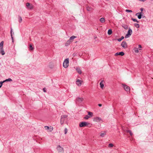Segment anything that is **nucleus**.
I'll use <instances>...</instances> for the list:
<instances>
[{"label":"nucleus","mask_w":153,"mask_h":153,"mask_svg":"<svg viewBox=\"0 0 153 153\" xmlns=\"http://www.w3.org/2000/svg\"><path fill=\"white\" fill-rule=\"evenodd\" d=\"M124 37L123 36H122L120 38L118 39H117V40L119 42H120L123 39Z\"/></svg>","instance_id":"nucleus-25"},{"label":"nucleus","mask_w":153,"mask_h":153,"mask_svg":"<svg viewBox=\"0 0 153 153\" xmlns=\"http://www.w3.org/2000/svg\"><path fill=\"white\" fill-rule=\"evenodd\" d=\"M11 39H12L13 40V35L12 34H11Z\"/></svg>","instance_id":"nucleus-45"},{"label":"nucleus","mask_w":153,"mask_h":153,"mask_svg":"<svg viewBox=\"0 0 153 153\" xmlns=\"http://www.w3.org/2000/svg\"><path fill=\"white\" fill-rule=\"evenodd\" d=\"M88 114L89 115V116L90 117H92L93 116V114L92 112H88Z\"/></svg>","instance_id":"nucleus-26"},{"label":"nucleus","mask_w":153,"mask_h":153,"mask_svg":"<svg viewBox=\"0 0 153 153\" xmlns=\"http://www.w3.org/2000/svg\"><path fill=\"white\" fill-rule=\"evenodd\" d=\"M124 55V53L123 52H117L115 53V56H117L118 55H120L123 56Z\"/></svg>","instance_id":"nucleus-11"},{"label":"nucleus","mask_w":153,"mask_h":153,"mask_svg":"<svg viewBox=\"0 0 153 153\" xmlns=\"http://www.w3.org/2000/svg\"><path fill=\"white\" fill-rule=\"evenodd\" d=\"M103 82V80H102L100 83V86L101 88H102L104 86V85L102 82Z\"/></svg>","instance_id":"nucleus-19"},{"label":"nucleus","mask_w":153,"mask_h":153,"mask_svg":"<svg viewBox=\"0 0 153 153\" xmlns=\"http://www.w3.org/2000/svg\"><path fill=\"white\" fill-rule=\"evenodd\" d=\"M122 85L123 88L126 91L128 92H130V88L129 87L125 84H123Z\"/></svg>","instance_id":"nucleus-4"},{"label":"nucleus","mask_w":153,"mask_h":153,"mask_svg":"<svg viewBox=\"0 0 153 153\" xmlns=\"http://www.w3.org/2000/svg\"><path fill=\"white\" fill-rule=\"evenodd\" d=\"M140 10L141 11H143V8H141Z\"/></svg>","instance_id":"nucleus-49"},{"label":"nucleus","mask_w":153,"mask_h":153,"mask_svg":"<svg viewBox=\"0 0 153 153\" xmlns=\"http://www.w3.org/2000/svg\"><path fill=\"white\" fill-rule=\"evenodd\" d=\"M90 117L88 116V115H86L84 117V118L85 119H88Z\"/></svg>","instance_id":"nucleus-32"},{"label":"nucleus","mask_w":153,"mask_h":153,"mask_svg":"<svg viewBox=\"0 0 153 153\" xmlns=\"http://www.w3.org/2000/svg\"><path fill=\"white\" fill-rule=\"evenodd\" d=\"M100 21L101 23H104L105 22V20L104 18H102L100 19Z\"/></svg>","instance_id":"nucleus-20"},{"label":"nucleus","mask_w":153,"mask_h":153,"mask_svg":"<svg viewBox=\"0 0 153 153\" xmlns=\"http://www.w3.org/2000/svg\"><path fill=\"white\" fill-rule=\"evenodd\" d=\"M131 136H132L133 135V134L131 132V131H130V132L129 133Z\"/></svg>","instance_id":"nucleus-40"},{"label":"nucleus","mask_w":153,"mask_h":153,"mask_svg":"<svg viewBox=\"0 0 153 153\" xmlns=\"http://www.w3.org/2000/svg\"><path fill=\"white\" fill-rule=\"evenodd\" d=\"M134 25L137 28H138L140 27L139 25L138 24L135 23L134 24Z\"/></svg>","instance_id":"nucleus-29"},{"label":"nucleus","mask_w":153,"mask_h":153,"mask_svg":"<svg viewBox=\"0 0 153 153\" xmlns=\"http://www.w3.org/2000/svg\"><path fill=\"white\" fill-rule=\"evenodd\" d=\"M86 9L88 11H91L93 10V8L89 6L86 7Z\"/></svg>","instance_id":"nucleus-16"},{"label":"nucleus","mask_w":153,"mask_h":153,"mask_svg":"<svg viewBox=\"0 0 153 153\" xmlns=\"http://www.w3.org/2000/svg\"><path fill=\"white\" fill-rule=\"evenodd\" d=\"M67 117L68 115L65 114L61 116L60 120V123L61 125L64 123V121Z\"/></svg>","instance_id":"nucleus-2"},{"label":"nucleus","mask_w":153,"mask_h":153,"mask_svg":"<svg viewBox=\"0 0 153 153\" xmlns=\"http://www.w3.org/2000/svg\"><path fill=\"white\" fill-rule=\"evenodd\" d=\"M4 45V42L1 41L0 43V48H3Z\"/></svg>","instance_id":"nucleus-23"},{"label":"nucleus","mask_w":153,"mask_h":153,"mask_svg":"<svg viewBox=\"0 0 153 153\" xmlns=\"http://www.w3.org/2000/svg\"><path fill=\"white\" fill-rule=\"evenodd\" d=\"M130 130H126V131L127 133H129L130 132Z\"/></svg>","instance_id":"nucleus-42"},{"label":"nucleus","mask_w":153,"mask_h":153,"mask_svg":"<svg viewBox=\"0 0 153 153\" xmlns=\"http://www.w3.org/2000/svg\"><path fill=\"white\" fill-rule=\"evenodd\" d=\"M45 129L46 130H48L49 128V127L48 126H45Z\"/></svg>","instance_id":"nucleus-38"},{"label":"nucleus","mask_w":153,"mask_h":153,"mask_svg":"<svg viewBox=\"0 0 153 153\" xmlns=\"http://www.w3.org/2000/svg\"><path fill=\"white\" fill-rule=\"evenodd\" d=\"M76 36H72L71 37L69 40L71 42H72L74 40V39L76 38Z\"/></svg>","instance_id":"nucleus-17"},{"label":"nucleus","mask_w":153,"mask_h":153,"mask_svg":"<svg viewBox=\"0 0 153 153\" xmlns=\"http://www.w3.org/2000/svg\"><path fill=\"white\" fill-rule=\"evenodd\" d=\"M53 128L52 127L50 126V127H49V128L48 130H49L48 131L51 132L53 130Z\"/></svg>","instance_id":"nucleus-31"},{"label":"nucleus","mask_w":153,"mask_h":153,"mask_svg":"<svg viewBox=\"0 0 153 153\" xmlns=\"http://www.w3.org/2000/svg\"><path fill=\"white\" fill-rule=\"evenodd\" d=\"M2 86L1 85H0V88Z\"/></svg>","instance_id":"nucleus-51"},{"label":"nucleus","mask_w":153,"mask_h":153,"mask_svg":"<svg viewBox=\"0 0 153 153\" xmlns=\"http://www.w3.org/2000/svg\"><path fill=\"white\" fill-rule=\"evenodd\" d=\"M102 120L101 118L98 117H94V119L93 121L94 122H99L101 120Z\"/></svg>","instance_id":"nucleus-9"},{"label":"nucleus","mask_w":153,"mask_h":153,"mask_svg":"<svg viewBox=\"0 0 153 153\" xmlns=\"http://www.w3.org/2000/svg\"><path fill=\"white\" fill-rule=\"evenodd\" d=\"M140 1H144L146 0H139Z\"/></svg>","instance_id":"nucleus-48"},{"label":"nucleus","mask_w":153,"mask_h":153,"mask_svg":"<svg viewBox=\"0 0 153 153\" xmlns=\"http://www.w3.org/2000/svg\"><path fill=\"white\" fill-rule=\"evenodd\" d=\"M26 5L27 7L29 9H31L33 8V5L30 4L29 3H27L26 4Z\"/></svg>","instance_id":"nucleus-10"},{"label":"nucleus","mask_w":153,"mask_h":153,"mask_svg":"<svg viewBox=\"0 0 153 153\" xmlns=\"http://www.w3.org/2000/svg\"><path fill=\"white\" fill-rule=\"evenodd\" d=\"M12 42H14L13 39L12 40Z\"/></svg>","instance_id":"nucleus-50"},{"label":"nucleus","mask_w":153,"mask_h":153,"mask_svg":"<svg viewBox=\"0 0 153 153\" xmlns=\"http://www.w3.org/2000/svg\"><path fill=\"white\" fill-rule=\"evenodd\" d=\"M83 100V99L82 98L78 97L76 99V102L81 103L82 101Z\"/></svg>","instance_id":"nucleus-8"},{"label":"nucleus","mask_w":153,"mask_h":153,"mask_svg":"<svg viewBox=\"0 0 153 153\" xmlns=\"http://www.w3.org/2000/svg\"><path fill=\"white\" fill-rule=\"evenodd\" d=\"M151 0V1H153V0Z\"/></svg>","instance_id":"nucleus-52"},{"label":"nucleus","mask_w":153,"mask_h":153,"mask_svg":"<svg viewBox=\"0 0 153 153\" xmlns=\"http://www.w3.org/2000/svg\"><path fill=\"white\" fill-rule=\"evenodd\" d=\"M10 33H11V34H14V32H13V33H12V28H11V31H10Z\"/></svg>","instance_id":"nucleus-41"},{"label":"nucleus","mask_w":153,"mask_h":153,"mask_svg":"<svg viewBox=\"0 0 153 153\" xmlns=\"http://www.w3.org/2000/svg\"><path fill=\"white\" fill-rule=\"evenodd\" d=\"M121 45L124 48H126L127 47V44L126 42L125 41H123L122 42L121 44Z\"/></svg>","instance_id":"nucleus-7"},{"label":"nucleus","mask_w":153,"mask_h":153,"mask_svg":"<svg viewBox=\"0 0 153 153\" xmlns=\"http://www.w3.org/2000/svg\"><path fill=\"white\" fill-rule=\"evenodd\" d=\"M71 42L69 40H68L65 43V45L66 46H68V45H70V44Z\"/></svg>","instance_id":"nucleus-18"},{"label":"nucleus","mask_w":153,"mask_h":153,"mask_svg":"<svg viewBox=\"0 0 153 153\" xmlns=\"http://www.w3.org/2000/svg\"><path fill=\"white\" fill-rule=\"evenodd\" d=\"M108 33L109 35H110L112 33V30L111 29L108 30Z\"/></svg>","instance_id":"nucleus-24"},{"label":"nucleus","mask_w":153,"mask_h":153,"mask_svg":"<svg viewBox=\"0 0 153 153\" xmlns=\"http://www.w3.org/2000/svg\"><path fill=\"white\" fill-rule=\"evenodd\" d=\"M98 105L100 107H101L102 106V105L101 104H99Z\"/></svg>","instance_id":"nucleus-47"},{"label":"nucleus","mask_w":153,"mask_h":153,"mask_svg":"<svg viewBox=\"0 0 153 153\" xmlns=\"http://www.w3.org/2000/svg\"><path fill=\"white\" fill-rule=\"evenodd\" d=\"M82 81L79 79H77L76 81V83L78 86H80L82 84Z\"/></svg>","instance_id":"nucleus-12"},{"label":"nucleus","mask_w":153,"mask_h":153,"mask_svg":"<svg viewBox=\"0 0 153 153\" xmlns=\"http://www.w3.org/2000/svg\"><path fill=\"white\" fill-rule=\"evenodd\" d=\"M142 12H138L136 13V15L137 16L138 18L140 19L142 17L143 18L145 17L142 15Z\"/></svg>","instance_id":"nucleus-5"},{"label":"nucleus","mask_w":153,"mask_h":153,"mask_svg":"<svg viewBox=\"0 0 153 153\" xmlns=\"http://www.w3.org/2000/svg\"><path fill=\"white\" fill-rule=\"evenodd\" d=\"M122 27L126 30H127L128 28V26L127 25H124V26H122Z\"/></svg>","instance_id":"nucleus-28"},{"label":"nucleus","mask_w":153,"mask_h":153,"mask_svg":"<svg viewBox=\"0 0 153 153\" xmlns=\"http://www.w3.org/2000/svg\"><path fill=\"white\" fill-rule=\"evenodd\" d=\"M19 21L20 23H21L22 21V19L21 16H19Z\"/></svg>","instance_id":"nucleus-30"},{"label":"nucleus","mask_w":153,"mask_h":153,"mask_svg":"<svg viewBox=\"0 0 153 153\" xmlns=\"http://www.w3.org/2000/svg\"><path fill=\"white\" fill-rule=\"evenodd\" d=\"M64 131L65 134H66L68 131V129L66 128H65L64 130Z\"/></svg>","instance_id":"nucleus-37"},{"label":"nucleus","mask_w":153,"mask_h":153,"mask_svg":"<svg viewBox=\"0 0 153 153\" xmlns=\"http://www.w3.org/2000/svg\"><path fill=\"white\" fill-rule=\"evenodd\" d=\"M33 48L32 45H30L29 46V50L32 51L33 49Z\"/></svg>","instance_id":"nucleus-27"},{"label":"nucleus","mask_w":153,"mask_h":153,"mask_svg":"<svg viewBox=\"0 0 153 153\" xmlns=\"http://www.w3.org/2000/svg\"><path fill=\"white\" fill-rule=\"evenodd\" d=\"M69 59L68 58L65 59L63 63V66L65 68H67L69 65Z\"/></svg>","instance_id":"nucleus-3"},{"label":"nucleus","mask_w":153,"mask_h":153,"mask_svg":"<svg viewBox=\"0 0 153 153\" xmlns=\"http://www.w3.org/2000/svg\"><path fill=\"white\" fill-rule=\"evenodd\" d=\"M138 46H139V48H142L141 45H139Z\"/></svg>","instance_id":"nucleus-46"},{"label":"nucleus","mask_w":153,"mask_h":153,"mask_svg":"<svg viewBox=\"0 0 153 153\" xmlns=\"http://www.w3.org/2000/svg\"><path fill=\"white\" fill-rule=\"evenodd\" d=\"M57 149L59 152H62L63 151V148L60 146H59L57 147Z\"/></svg>","instance_id":"nucleus-13"},{"label":"nucleus","mask_w":153,"mask_h":153,"mask_svg":"<svg viewBox=\"0 0 153 153\" xmlns=\"http://www.w3.org/2000/svg\"><path fill=\"white\" fill-rule=\"evenodd\" d=\"M126 11L127 12H132V11L131 10L126 9Z\"/></svg>","instance_id":"nucleus-36"},{"label":"nucleus","mask_w":153,"mask_h":153,"mask_svg":"<svg viewBox=\"0 0 153 153\" xmlns=\"http://www.w3.org/2000/svg\"><path fill=\"white\" fill-rule=\"evenodd\" d=\"M76 70L79 74H82V71L79 68H76Z\"/></svg>","instance_id":"nucleus-14"},{"label":"nucleus","mask_w":153,"mask_h":153,"mask_svg":"<svg viewBox=\"0 0 153 153\" xmlns=\"http://www.w3.org/2000/svg\"><path fill=\"white\" fill-rule=\"evenodd\" d=\"M106 132L105 131H103V132L101 133L100 134V136L102 137H103L106 134Z\"/></svg>","instance_id":"nucleus-21"},{"label":"nucleus","mask_w":153,"mask_h":153,"mask_svg":"<svg viewBox=\"0 0 153 153\" xmlns=\"http://www.w3.org/2000/svg\"><path fill=\"white\" fill-rule=\"evenodd\" d=\"M12 81V79H11L10 78H8V79H6L4 80V81H5V82L7 81Z\"/></svg>","instance_id":"nucleus-33"},{"label":"nucleus","mask_w":153,"mask_h":153,"mask_svg":"<svg viewBox=\"0 0 153 153\" xmlns=\"http://www.w3.org/2000/svg\"><path fill=\"white\" fill-rule=\"evenodd\" d=\"M43 91L44 92H46V91L45 90V88H44L43 89Z\"/></svg>","instance_id":"nucleus-44"},{"label":"nucleus","mask_w":153,"mask_h":153,"mask_svg":"<svg viewBox=\"0 0 153 153\" xmlns=\"http://www.w3.org/2000/svg\"><path fill=\"white\" fill-rule=\"evenodd\" d=\"M113 144L112 143H110L108 145V147H112L113 146Z\"/></svg>","instance_id":"nucleus-35"},{"label":"nucleus","mask_w":153,"mask_h":153,"mask_svg":"<svg viewBox=\"0 0 153 153\" xmlns=\"http://www.w3.org/2000/svg\"><path fill=\"white\" fill-rule=\"evenodd\" d=\"M131 20H133L134 22H139L137 21V20L136 19H133V18H131Z\"/></svg>","instance_id":"nucleus-34"},{"label":"nucleus","mask_w":153,"mask_h":153,"mask_svg":"<svg viewBox=\"0 0 153 153\" xmlns=\"http://www.w3.org/2000/svg\"><path fill=\"white\" fill-rule=\"evenodd\" d=\"M130 130H126V131L127 133H129L130 132Z\"/></svg>","instance_id":"nucleus-43"},{"label":"nucleus","mask_w":153,"mask_h":153,"mask_svg":"<svg viewBox=\"0 0 153 153\" xmlns=\"http://www.w3.org/2000/svg\"><path fill=\"white\" fill-rule=\"evenodd\" d=\"M91 124L90 123L85 122H81L79 124V126L80 127H84L85 126H91Z\"/></svg>","instance_id":"nucleus-1"},{"label":"nucleus","mask_w":153,"mask_h":153,"mask_svg":"<svg viewBox=\"0 0 153 153\" xmlns=\"http://www.w3.org/2000/svg\"><path fill=\"white\" fill-rule=\"evenodd\" d=\"M134 50L136 53H137L139 52L138 49L137 48H134Z\"/></svg>","instance_id":"nucleus-22"},{"label":"nucleus","mask_w":153,"mask_h":153,"mask_svg":"<svg viewBox=\"0 0 153 153\" xmlns=\"http://www.w3.org/2000/svg\"><path fill=\"white\" fill-rule=\"evenodd\" d=\"M132 33V30L129 28L128 31L126 35L125 38H127L130 36Z\"/></svg>","instance_id":"nucleus-6"},{"label":"nucleus","mask_w":153,"mask_h":153,"mask_svg":"<svg viewBox=\"0 0 153 153\" xmlns=\"http://www.w3.org/2000/svg\"><path fill=\"white\" fill-rule=\"evenodd\" d=\"M5 82V81H4V80L3 81H1L0 82V85H1V86H2L3 83Z\"/></svg>","instance_id":"nucleus-39"},{"label":"nucleus","mask_w":153,"mask_h":153,"mask_svg":"<svg viewBox=\"0 0 153 153\" xmlns=\"http://www.w3.org/2000/svg\"><path fill=\"white\" fill-rule=\"evenodd\" d=\"M0 53L2 55H4L5 54V52L3 49V48H0Z\"/></svg>","instance_id":"nucleus-15"}]
</instances>
